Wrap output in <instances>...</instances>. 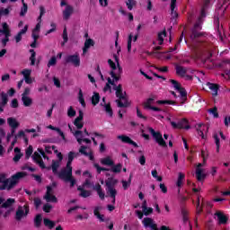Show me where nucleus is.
<instances>
[{
	"mask_svg": "<svg viewBox=\"0 0 230 230\" xmlns=\"http://www.w3.org/2000/svg\"><path fill=\"white\" fill-rule=\"evenodd\" d=\"M31 57H30V61H31V66H35V57H37V53L35 52L34 49H30Z\"/></svg>",
	"mask_w": 230,
	"mask_h": 230,
	"instance_id": "42",
	"label": "nucleus"
},
{
	"mask_svg": "<svg viewBox=\"0 0 230 230\" xmlns=\"http://www.w3.org/2000/svg\"><path fill=\"white\" fill-rule=\"evenodd\" d=\"M100 102V93H94L92 97L93 105H98Z\"/></svg>",
	"mask_w": 230,
	"mask_h": 230,
	"instance_id": "44",
	"label": "nucleus"
},
{
	"mask_svg": "<svg viewBox=\"0 0 230 230\" xmlns=\"http://www.w3.org/2000/svg\"><path fill=\"white\" fill-rule=\"evenodd\" d=\"M14 154L15 155L13 160L14 161V163H19V161H21V157H22V153H21V149L19 147H15Z\"/></svg>",
	"mask_w": 230,
	"mask_h": 230,
	"instance_id": "32",
	"label": "nucleus"
},
{
	"mask_svg": "<svg viewBox=\"0 0 230 230\" xmlns=\"http://www.w3.org/2000/svg\"><path fill=\"white\" fill-rule=\"evenodd\" d=\"M214 139H215V144L217 146V152H220V138H218V134H214Z\"/></svg>",
	"mask_w": 230,
	"mask_h": 230,
	"instance_id": "45",
	"label": "nucleus"
},
{
	"mask_svg": "<svg viewBox=\"0 0 230 230\" xmlns=\"http://www.w3.org/2000/svg\"><path fill=\"white\" fill-rule=\"evenodd\" d=\"M67 116L68 118H75L76 116V111L73 109V106H70L67 110Z\"/></svg>",
	"mask_w": 230,
	"mask_h": 230,
	"instance_id": "46",
	"label": "nucleus"
},
{
	"mask_svg": "<svg viewBox=\"0 0 230 230\" xmlns=\"http://www.w3.org/2000/svg\"><path fill=\"white\" fill-rule=\"evenodd\" d=\"M157 103L159 105H173L175 102L173 101L164 100V101H157Z\"/></svg>",
	"mask_w": 230,
	"mask_h": 230,
	"instance_id": "53",
	"label": "nucleus"
},
{
	"mask_svg": "<svg viewBox=\"0 0 230 230\" xmlns=\"http://www.w3.org/2000/svg\"><path fill=\"white\" fill-rule=\"evenodd\" d=\"M104 111L109 114L110 118H112V108H111V104L104 103Z\"/></svg>",
	"mask_w": 230,
	"mask_h": 230,
	"instance_id": "50",
	"label": "nucleus"
},
{
	"mask_svg": "<svg viewBox=\"0 0 230 230\" xmlns=\"http://www.w3.org/2000/svg\"><path fill=\"white\" fill-rule=\"evenodd\" d=\"M22 4V6L21 8L20 16L24 17V15L28 13V4H26V2H23Z\"/></svg>",
	"mask_w": 230,
	"mask_h": 230,
	"instance_id": "37",
	"label": "nucleus"
},
{
	"mask_svg": "<svg viewBox=\"0 0 230 230\" xmlns=\"http://www.w3.org/2000/svg\"><path fill=\"white\" fill-rule=\"evenodd\" d=\"M1 101L2 107H4V105L8 103V95L6 93H2Z\"/></svg>",
	"mask_w": 230,
	"mask_h": 230,
	"instance_id": "49",
	"label": "nucleus"
},
{
	"mask_svg": "<svg viewBox=\"0 0 230 230\" xmlns=\"http://www.w3.org/2000/svg\"><path fill=\"white\" fill-rule=\"evenodd\" d=\"M101 164L104 166H114V161L112 160V158H111V156L102 158Z\"/></svg>",
	"mask_w": 230,
	"mask_h": 230,
	"instance_id": "26",
	"label": "nucleus"
},
{
	"mask_svg": "<svg viewBox=\"0 0 230 230\" xmlns=\"http://www.w3.org/2000/svg\"><path fill=\"white\" fill-rule=\"evenodd\" d=\"M75 9L71 5H66L65 10L63 11V19L65 21H68V19L73 15Z\"/></svg>",
	"mask_w": 230,
	"mask_h": 230,
	"instance_id": "19",
	"label": "nucleus"
},
{
	"mask_svg": "<svg viewBox=\"0 0 230 230\" xmlns=\"http://www.w3.org/2000/svg\"><path fill=\"white\" fill-rule=\"evenodd\" d=\"M184 173L182 172H180L179 173V177H178V180H177V186L178 188H181V186H182V180L184 179Z\"/></svg>",
	"mask_w": 230,
	"mask_h": 230,
	"instance_id": "52",
	"label": "nucleus"
},
{
	"mask_svg": "<svg viewBox=\"0 0 230 230\" xmlns=\"http://www.w3.org/2000/svg\"><path fill=\"white\" fill-rule=\"evenodd\" d=\"M83 119H84V112H82V111H80L79 116L77 118H75V119L74 121V125H75V127H76V128L78 130L84 128V122H82Z\"/></svg>",
	"mask_w": 230,
	"mask_h": 230,
	"instance_id": "17",
	"label": "nucleus"
},
{
	"mask_svg": "<svg viewBox=\"0 0 230 230\" xmlns=\"http://www.w3.org/2000/svg\"><path fill=\"white\" fill-rule=\"evenodd\" d=\"M208 89L212 91L213 96H217L218 95V85L211 83L207 84Z\"/></svg>",
	"mask_w": 230,
	"mask_h": 230,
	"instance_id": "30",
	"label": "nucleus"
},
{
	"mask_svg": "<svg viewBox=\"0 0 230 230\" xmlns=\"http://www.w3.org/2000/svg\"><path fill=\"white\" fill-rule=\"evenodd\" d=\"M32 159L33 161H35V163H37V164H39V166L42 169L46 168V166L44 165V161H42V156H40V154L35 152L32 155Z\"/></svg>",
	"mask_w": 230,
	"mask_h": 230,
	"instance_id": "20",
	"label": "nucleus"
},
{
	"mask_svg": "<svg viewBox=\"0 0 230 230\" xmlns=\"http://www.w3.org/2000/svg\"><path fill=\"white\" fill-rule=\"evenodd\" d=\"M43 223H44V226L46 227H48L49 229H53V227H55V222L54 221H51L48 218H44L43 219Z\"/></svg>",
	"mask_w": 230,
	"mask_h": 230,
	"instance_id": "36",
	"label": "nucleus"
},
{
	"mask_svg": "<svg viewBox=\"0 0 230 230\" xmlns=\"http://www.w3.org/2000/svg\"><path fill=\"white\" fill-rule=\"evenodd\" d=\"M119 139H120V141H122V143H128V145H132L133 146H135L136 148H137V144L136 142H134V140H132L131 138H129L128 137L125 136V135H119L117 137Z\"/></svg>",
	"mask_w": 230,
	"mask_h": 230,
	"instance_id": "21",
	"label": "nucleus"
},
{
	"mask_svg": "<svg viewBox=\"0 0 230 230\" xmlns=\"http://www.w3.org/2000/svg\"><path fill=\"white\" fill-rule=\"evenodd\" d=\"M171 125L172 128H185V130H190V127L188 124V120L186 119H181L178 123L171 121Z\"/></svg>",
	"mask_w": 230,
	"mask_h": 230,
	"instance_id": "11",
	"label": "nucleus"
},
{
	"mask_svg": "<svg viewBox=\"0 0 230 230\" xmlns=\"http://www.w3.org/2000/svg\"><path fill=\"white\" fill-rule=\"evenodd\" d=\"M52 208L53 206H51L49 203H47L43 206V211H45V213H49V211H51Z\"/></svg>",
	"mask_w": 230,
	"mask_h": 230,
	"instance_id": "57",
	"label": "nucleus"
},
{
	"mask_svg": "<svg viewBox=\"0 0 230 230\" xmlns=\"http://www.w3.org/2000/svg\"><path fill=\"white\" fill-rule=\"evenodd\" d=\"M128 10H132L136 6V0H128L126 1Z\"/></svg>",
	"mask_w": 230,
	"mask_h": 230,
	"instance_id": "51",
	"label": "nucleus"
},
{
	"mask_svg": "<svg viewBox=\"0 0 230 230\" xmlns=\"http://www.w3.org/2000/svg\"><path fill=\"white\" fill-rule=\"evenodd\" d=\"M152 105H154V99L149 98L144 102V109L146 111H155V112H159V111H161V109Z\"/></svg>",
	"mask_w": 230,
	"mask_h": 230,
	"instance_id": "14",
	"label": "nucleus"
},
{
	"mask_svg": "<svg viewBox=\"0 0 230 230\" xmlns=\"http://www.w3.org/2000/svg\"><path fill=\"white\" fill-rule=\"evenodd\" d=\"M148 132H150V134L153 136L155 141L163 147H166V142L164 141V138H163V135L161 134V132L157 131L155 132V129H153L152 128H148Z\"/></svg>",
	"mask_w": 230,
	"mask_h": 230,
	"instance_id": "8",
	"label": "nucleus"
},
{
	"mask_svg": "<svg viewBox=\"0 0 230 230\" xmlns=\"http://www.w3.org/2000/svg\"><path fill=\"white\" fill-rule=\"evenodd\" d=\"M208 6H209V0L205 1V4L201 9L200 16L199 17L198 22L194 25L192 33L190 35V39L192 40L200 37V35H202V33L198 32L197 30H202V21H203L202 19L206 17V10H208Z\"/></svg>",
	"mask_w": 230,
	"mask_h": 230,
	"instance_id": "3",
	"label": "nucleus"
},
{
	"mask_svg": "<svg viewBox=\"0 0 230 230\" xmlns=\"http://www.w3.org/2000/svg\"><path fill=\"white\" fill-rule=\"evenodd\" d=\"M100 209H102L101 207H95V208L93 209V215L101 221V222H104V216L100 214Z\"/></svg>",
	"mask_w": 230,
	"mask_h": 230,
	"instance_id": "33",
	"label": "nucleus"
},
{
	"mask_svg": "<svg viewBox=\"0 0 230 230\" xmlns=\"http://www.w3.org/2000/svg\"><path fill=\"white\" fill-rule=\"evenodd\" d=\"M13 204H15V199L10 198L2 204V208H12Z\"/></svg>",
	"mask_w": 230,
	"mask_h": 230,
	"instance_id": "39",
	"label": "nucleus"
},
{
	"mask_svg": "<svg viewBox=\"0 0 230 230\" xmlns=\"http://www.w3.org/2000/svg\"><path fill=\"white\" fill-rule=\"evenodd\" d=\"M142 224L146 228L150 227L151 229H155V227H157V224H155V221H154V219H152L151 217L144 218L142 220Z\"/></svg>",
	"mask_w": 230,
	"mask_h": 230,
	"instance_id": "16",
	"label": "nucleus"
},
{
	"mask_svg": "<svg viewBox=\"0 0 230 230\" xmlns=\"http://www.w3.org/2000/svg\"><path fill=\"white\" fill-rule=\"evenodd\" d=\"M31 154H33V146H29V147L25 150V157L30 159V157H31Z\"/></svg>",
	"mask_w": 230,
	"mask_h": 230,
	"instance_id": "48",
	"label": "nucleus"
},
{
	"mask_svg": "<svg viewBox=\"0 0 230 230\" xmlns=\"http://www.w3.org/2000/svg\"><path fill=\"white\" fill-rule=\"evenodd\" d=\"M28 213H30V208L28 205L18 207L15 214V220H17V222H21L22 218L28 217Z\"/></svg>",
	"mask_w": 230,
	"mask_h": 230,
	"instance_id": "6",
	"label": "nucleus"
},
{
	"mask_svg": "<svg viewBox=\"0 0 230 230\" xmlns=\"http://www.w3.org/2000/svg\"><path fill=\"white\" fill-rule=\"evenodd\" d=\"M83 175H84V177H87V179L85 180V181H84V184H83V188H89V186H91V177H92L91 172H84L83 173Z\"/></svg>",
	"mask_w": 230,
	"mask_h": 230,
	"instance_id": "31",
	"label": "nucleus"
},
{
	"mask_svg": "<svg viewBox=\"0 0 230 230\" xmlns=\"http://www.w3.org/2000/svg\"><path fill=\"white\" fill-rule=\"evenodd\" d=\"M63 40H64V42H67L68 40V38H67V28H64V31H63Z\"/></svg>",
	"mask_w": 230,
	"mask_h": 230,
	"instance_id": "64",
	"label": "nucleus"
},
{
	"mask_svg": "<svg viewBox=\"0 0 230 230\" xmlns=\"http://www.w3.org/2000/svg\"><path fill=\"white\" fill-rule=\"evenodd\" d=\"M0 33L1 35H4V39H2V44L4 48V46H6V44L9 42L10 36L12 35L8 23L6 22L2 23V29L0 30Z\"/></svg>",
	"mask_w": 230,
	"mask_h": 230,
	"instance_id": "7",
	"label": "nucleus"
},
{
	"mask_svg": "<svg viewBox=\"0 0 230 230\" xmlns=\"http://www.w3.org/2000/svg\"><path fill=\"white\" fill-rule=\"evenodd\" d=\"M76 155H78V153L70 152L68 154V161H67L66 165L71 166V164L73 163V159H75V157H76Z\"/></svg>",
	"mask_w": 230,
	"mask_h": 230,
	"instance_id": "40",
	"label": "nucleus"
},
{
	"mask_svg": "<svg viewBox=\"0 0 230 230\" xmlns=\"http://www.w3.org/2000/svg\"><path fill=\"white\" fill-rule=\"evenodd\" d=\"M215 216L217 217L219 224H226L227 217L222 212H217Z\"/></svg>",
	"mask_w": 230,
	"mask_h": 230,
	"instance_id": "29",
	"label": "nucleus"
},
{
	"mask_svg": "<svg viewBox=\"0 0 230 230\" xmlns=\"http://www.w3.org/2000/svg\"><path fill=\"white\" fill-rule=\"evenodd\" d=\"M40 16L38 17L39 22L36 24V27L32 31L35 33H40V23L42 22V16L44 15V13H46V9L44 8V6L42 5L40 6Z\"/></svg>",
	"mask_w": 230,
	"mask_h": 230,
	"instance_id": "13",
	"label": "nucleus"
},
{
	"mask_svg": "<svg viewBox=\"0 0 230 230\" xmlns=\"http://www.w3.org/2000/svg\"><path fill=\"white\" fill-rule=\"evenodd\" d=\"M66 64H73L75 67H80V55L75 53L66 58Z\"/></svg>",
	"mask_w": 230,
	"mask_h": 230,
	"instance_id": "10",
	"label": "nucleus"
},
{
	"mask_svg": "<svg viewBox=\"0 0 230 230\" xmlns=\"http://www.w3.org/2000/svg\"><path fill=\"white\" fill-rule=\"evenodd\" d=\"M171 84L173 85V87H174V89H175L176 91H178V89L181 88V84H180L179 82H177L176 80L172 79V80H171Z\"/></svg>",
	"mask_w": 230,
	"mask_h": 230,
	"instance_id": "58",
	"label": "nucleus"
},
{
	"mask_svg": "<svg viewBox=\"0 0 230 230\" xmlns=\"http://www.w3.org/2000/svg\"><path fill=\"white\" fill-rule=\"evenodd\" d=\"M22 102L24 107H31V105H33V99H31L30 96H22Z\"/></svg>",
	"mask_w": 230,
	"mask_h": 230,
	"instance_id": "28",
	"label": "nucleus"
},
{
	"mask_svg": "<svg viewBox=\"0 0 230 230\" xmlns=\"http://www.w3.org/2000/svg\"><path fill=\"white\" fill-rule=\"evenodd\" d=\"M60 167V161H53L52 162V172L53 173H58V168Z\"/></svg>",
	"mask_w": 230,
	"mask_h": 230,
	"instance_id": "38",
	"label": "nucleus"
},
{
	"mask_svg": "<svg viewBox=\"0 0 230 230\" xmlns=\"http://www.w3.org/2000/svg\"><path fill=\"white\" fill-rule=\"evenodd\" d=\"M209 114H212V116H214V118H218V111L217 107L208 110Z\"/></svg>",
	"mask_w": 230,
	"mask_h": 230,
	"instance_id": "56",
	"label": "nucleus"
},
{
	"mask_svg": "<svg viewBox=\"0 0 230 230\" xmlns=\"http://www.w3.org/2000/svg\"><path fill=\"white\" fill-rule=\"evenodd\" d=\"M177 6V0H171V15L172 19H176L178 17L177 11H175V8Z\"/></svg>",
	"mask_w": 230,
	"mask_h": 230,
	"instance_id": "25",
	"label": "nucleus"
},
{
	"mask_svg": "<svg viewBox=\"0 0 230 230\" xmlns=\"http://www.w3.org/2000/svg\"><path fill=\"white\" fill-rule=\"evenodd\" d=\"M7 123L9 127L13 128V130H15V128H18L20 125L19 122L17 121V119L12 118V117L7 119Z\"/></svg>",
	"mask_w": 230,
	"mask_h": 230,
	"instance_id": "24",
	"label": "nucleus"
},
{
	"mask_svg": "<svg viewBox=\"0 0 230 230\" xmlns=\"http://www.w3.org/2000/svg\"><path fill=\"white\" fill-rule=\"evenodd\" d=\"M34 224L36 227H40V225L42 224V215L38 214L36 217L34 218Z\"/></svg>",
	"mask_w": 230,
	"mask_h": 230,
	"instance_id": "41",
	"label": "nucleus"
},
{
	"mask_svg": "<svg viewBox=\"0 0 230 230\" xmlns=\"http://www.w3.org/2000/svg\"><path fill=\"white\" fill-rule=\"evenodd\" d=\"M87 147L85 146H82L79 149V153L82 154L83 155H88L87 153Z\"/></svg>",
	"mask_w": 230,
	"mask_h": 230,
	"instance_id": "61",
	"label": "nucleus"
},
{
	"mask_svg": "<svg viewBox=\"0 0 230 230\" xmlns=\"http://www.w3.org/2000/svg\"><path fill=\"white\" fill-rule=\"evenodd\" d=\"M132 34H129L128 39V51L130 53L132 50Z\"/></svg>",
	"mask_w": 230,
	"mask_h": 230,
	"instance_id": "55",
	"label": "nucleus"
},
{
	"mask_svg": "<svg viewBox=\"0 0 230 230\" xmlns=\"http://www.w3.org/2000/svg\"><path fill=\"white\" fill-rule=\"evenodd\" d=\"M113 89L114 91H116L117 98H119V100H116L118 107H127L128 105L126 96L127 93L123 92L121 84H119L117 86L115 85Z\"/></svg>",
	"mask_w": 230,
	"mask_h": 230,
	"instance_id": "5",
	"label": "nucleus"
},
{
	"mask_svg": "<svg viewBox=\"0 0 230 230\" xmlns=\"http://www.w3.org/2000/svg\"><path fill=\"white\" fill-rule=\"evenodd\" d=\"M40 204H42V200H40V198H35L34 199V206L35 208H40Z\"/></svg>",
	"mask_w": 230,
	"mask_h": 230,
	"instance_id": "63",
	"label": "nucleus"
},
{
	"mask_svg": "<svg viewBox=\"0 0 230 230\" xmlns=\"http://www.w3.org/2000/svg\"><path fill=\"white\" fill-rule=\"evenodd\" d=\"M44 199L47 202H58V199H57V197H55V195H53V189L49 186L47 187V192L44 196Z\"/></svg>",
	"mask_w": 230,
	"mask_h": 230,
	"instance_id": "12",
	"label": "nucleus"
},
{
	"mask_svg": "<svg viewBox=\"0 0 230 230\" xmlns=\"http://www.w3.org/2000/svg\"><path fill=\"white\" fill-rule=\"evenodd\" d=\"M59 179H62V181H66L70 179V177H73V167L71 165H67L63 170L60 171L58 173Z\"/></svg>",
	"mask_w": 230,
	"mask_h": 230,
	"instance_id": "9",
	"label": "nucleus"
},
{
	"mask_svg": "<svg viewBox=\"0 0 230 230\" xmlns=\"http://www.w3.org/2000/svg\"><path fill=\"white\" fill-rule=\"evenodd\" d=\"M175 69H176V75H178V76H181V78L186 75V73H188V71H190V68H187L179 65L175 66Z\"/></svg>",
	"mask_w": 230,
	"mask_h": 230,
	"instance_id": "22",
	"label": "nucleus"
},
{
	"mask_svg": "<svg viewBox=\"0 0 230 230\" xmlns=\"http://www.w3.org/2000/svg\"><path fill=\"white\" fill-rule=\"evenodd\" d=\"M57 64V58L52 57L49 61L48 66L51 67V66H55Z\"/></svg>",
	"mask_w": 230,
	"mask_h": 230,
	"instance_id": "62",
	"label": "nucleus"
},
{
	"mask_svg": "<svg viewBox=\"0 0 230 230\" xmlns=\"http://www.w3.org/2000/svg\"><path fill=\"white\" fill-rule=\"evenodd\" d=\"M151 173H152V176H153L155 179H156V181H158V182H161V181H163V177L157 175V170H153V171L151 172Z\"/></svg>",
	"mask_w": 230,
	"mask_h": 230,
	"instance_id": "54",
	"label": "nucleus"
},
{
	"mask_svg": "<svg viewBox=\"0 0 230 230\" xmlns=\"http://www.w3.org/2000/svg\"><path fill=\"white\" fill-rule=\"evenodd\" d=\"M177 91H178L180 96H181V98H186L187 93H186V90L184 88L181 87V88L178 89Z\"/></svg>",
	"mask_w": 230,
	"mask_h": 230,
	"instance_id": "59",
	"label": "nucleus"
},
{
	"mask_svg": "<svg viewBox=\"0 0 230 230\" xmlns=\"http://www.w3.org/2000/svg\"><path fill=\"white\" fill-rule=\"evenodd\" d=\"M78 191H80V197H83V199H87V197H91V191L84 190V187H78Z\"/></svg>",
	"mask_w": 230,
	"mask_h": 230,
	"instance_id": "34",
	"label": "nucleus"
},
{
	"mask_svg": "<svg viewBox=\"0 0 230 230\" xmlns=\"http://www.w3.org/2000/svg\"><path fill=\"white\" fill-rule=\"evenodd\" d=\"M16 137H22V139L25 141L26 145H28V137H26V133H24V131L20 130L18 132Z\"/></svg>",
	"mask_w": 230,
	"mask_h": 230,
	"instance_id": "47",
	"label": "nucleus"
},
{
	"mask_svg": "<svg viewBox=\"0 0 230 230\" xmlns=\"http://www.w3.org/2000/svg\"><path fill=\"white\" fill-rule=\"evenodd\" d=\"M91 46H94V40H93V39H87L84 41V47L83 48V55H85V53L89 51V48H91Z\"/></svg>",
	"mask_w": 230,
	"mask_h": 230,
	"instance_id": "23",
	"label": "nucleus"
},
{
	"mask_svg": "<svg viewBox=\"0 0 230 230\" xmlns=\"http://www.w3.org/2000/svg\"><path fill=\"white\" fill-rule=\"evenodd\" d=\"M164 37H166V30H164L162 32L158 33V44L159 46H163V42H164Z\"/></svg>",
	"mask_w": 230,
	"mask_h": 230,
	"instance_id": "35",
	"label": "nucleus"
},
{
	"mask_svg": "<svg viewBox=\"0 0 230 230\" xmlns=\"http://www.w3.org/2000/svg\"><path fill=\"white\" fill-rule=\"evenodd\" d=\"M113 58H115L116 63H114V61H112L111 59L108 60V64L111 69L110 75L113 79L111 80V77H108V84H106L103 88L104 93H112V88L111 87V85H112L114 89V87H116V82H119V80H121V75H123V68L119 65V58H118V56L116 55H114Z\"/></svg>",
	"mask_w": 230,
	"mask_h": 230,
	"instance_id": "1",
	"label": "nucleus"
},
{
	"mask_svg": "<svg viewBox=\"0 0 230 230\" xmlns=\"http://www.w3.org/2000/svg\"><path fill=\"white\" fill-rule=\"evenodd\" d=\"M202 164H199L196 169V179L200 182L206 179V174L203 173Z\"/></svg>",
	"mask_w": 230,
	"mask_h": 230,
	"instance_id": "18",
	"label": "nucleus"
},
{
	"mask_svg": "<svg viewBox=\"0 0 230 230\" xmlns=\"http://www.w3.org/2000/svg\"><path fill=\"white\" fill-rule=\"evenodd\" d=\"M106 193L108 197H111L112 199V204H116V196L118 195V190H116V187H114L116 184H118V180H115L113 178H109L106 181Z\"/></svg>",
	"mask_w": 230,
	"mask_h": 230,
	"instance_id": "4",
	"label": "nucleus"
},
{
	"mask_svg": "<svg viewBox=\"0 0 230 230\" xmlns=\"http://www.w3.org/2000/svg\"><path fill=\"white\" fill-rule=\"evenodd\" d=\"M22 75H23V77H24V78H28V77L31 75V70H30V69H24V70L22 72Z\"/></svg>",
	"mask_w": 230,
	"mask_h": 230,
	"instance_id": "60",
	"label": "nucleus"
},
{
	"mask_svg": "<svg viewBox=\"0 0 230 230\" xmlns=\"http://www.w3.org/2000/svg\"><path fill=\"white\" fill-rule=\"evenodd\" d=\"M68 128L70 129V132L75 136L77 143L79 145H82V139H84V133L80 130H75L73 128H71V125L68 124Z\"/></svg>",
	"mask_w": 230,
	"mask_h": 230,
	"instance_id": "15",
	"label": "nucleus"
},
{
	"mask_svg": "<svg viewBox=\"0 0 230 230\" xmlns=\"http://www.w3.org/2000/svg\"><path fill=\"white\" fill-rule=\"evenodd\" d=\"M24 177H26V172H17L11 178H6V173H0V182L2 183V185H0V191L4 190L10 191V190H13V188L19 184V181Z\"/></svg>",
	"mask_w": 230,
	"mask_h": 230,
	"instance_id": "2",
	"label": "nucleus"
},
{
	"mask_svg": "<svg viewBox=\"0 0 230 230\" xmlns=\"http://www.w3.org/2000/svg\"><path fill=\"white\" fill-rule=\"evenodd\" d=\"M121 168H123V165L121 164H118L111 167V172H113V173H119L121 172Z\"/></svg>",
	"mask_w": 230,
	"mask_h": 230,
	"instance_id": "43",
	"label": "nucleus"
},
{
	"mask_svg": "<svg viewBox=\"0 0 230 230\" xmlns=\"http://www.w3.org/2000/svg\"><path fill=\"white\" fill-rule=\"evenodd\" d=\"M93 190H95V191H97V194L99 195L101 200L105 199V192H103V189H102V185H100V184L95 185Z\"/></svg>",
	"mask_w": 230,
	"mask_h": 230,
	"instance_id": "27",
	"label": "nucleus"
}]
</instances>
